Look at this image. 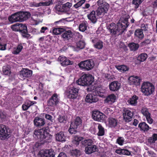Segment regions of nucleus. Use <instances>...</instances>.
<instances>
[{
  "instance_id": "1",
  "label": "nucleus",
  "mask_w": 157,
  "mask_h": 157,
  "mask_svg": "<svg viewBox=\"0 0 157 157\" xmlns=\"http://www.w3.org/2000/svg\"><path fill=\"white\" fill-rule=\"evenodd\" d=\"M121 21L122 22H119L117 25L113 23L107 27V28L111 33L114 35L117 34L120 35L126 30V28L129 25L128 19L125 18L124 20L121 19Z\"/></svg>"
},
{
  "instance_id": "2",
  "label": "nucleus",
  "mask_w": 157,
  "mask_h": 157,
  "mask_svg": "<svg viewBox=\"0 0 157 157\" xmlns=\"http://www.w3.org/2000/svg\"><path fill=\"white\" fill-rule=\"evenodd\" d=\"M33 136L36 140L44 142H49L51 141L52 136L48 133V130L45 128L35 130L34 132Z\"/></svg>"
},
{
  "instance_id": "3",
  "label": "nucleus",
  "mask_w": 157,
  "mask_h": 157,
  "mask_svg": "<svg viewBox=\"0 0 157 157\" xmlns=\"http://www.w3.org/2000/svg\"><path fill=\"white\" fill-rule=\"evenodd\" d=\"M104 92L105 91L102 88H97L95 92L91 94H89L86 96L85 101L87 102L91 103H95L99 100L98 96L102 97Z\"/></svg>"
},
{
  "instance_id": "4",
  "label": "nucleus",
  "mask_w": 157,
  "mask_h": 157,
  "mask_svg": "<svg viewBox=\"0 0 157 157\" xmlns=\"http://www.w3.org/2000/svg\"><path fill=\"white\" fill-rule=\"evenodd\" d=\"M94 79L91 75L89 74H84L77 81L76 83L80 86H89L92 84Z\"/></svg>"
},
{
  "instance_id": "5",
  "label": "nucleus",
  "mask_w": 157,
  "mask_h": 157,
  "mask_svg": "<svg viewBox=\"0 0 157 157\" xmlns=\"http://www.w3.org/2000/svg\"><path fill=\"white\" fill-rule=\"evenodd\" d=\"M155 86L151 83L144 82L142 85L141 90L145 95L149 96L152 94L155 91Z\"/></svg>"
},
{
  "instance_id": "6",
  "label": "nucleus",
  "mask_w": 157,
  "mask_h": 157,
  "mask_svg": "<svg viewBox=\"0 0 157 157\" xmlns=\"http://www.w3.org/2000/svg\"><path fill=\"white\" fill-rule=\"evenodd\" d=\"M79 89L72 84L70 86L67 92V94L68 98L71 99H75L77 97Z\"/></svg>"
},
{
  "instance_id": "7",
  "label": "nucleus",
  "mask_w": 157,
  "mask_h": 157,
  "mask_svg": "<svg viewBox=\"0 0 157 157\" xmlns=\"http://www.w3.org/2000/svg\"><path fill=\"white\" fill-rule=\"evenodd\" d=\"M10 130L9 128L3 124L0 125V139L2 140L7 139L9 137Z\"/></svg>"
},
{
  "instance_id": "8",
  "label": "nucleus",
  "mask_w": 157,
  "mask_h": 157,
  "mask_svg": "<svg viewBox=\"0 0 157 157\" xmlns=\"http://www.w3.org/2000/svg\"><path fill=\"white\" fill-rule=\"evenodd\" d=\"M78 66L82 69H84L89 71L94 67V64L93 60H87L81 62L78 64Z\"/></svg>"
},
{
  "instance_id": "9",
  "label": "nucleus",
  "mask_w": 157,
  "mask_h": 157,
  "mask_svg": "<svg viewBox=\"0 0 157 157\" xmlns=\"http://www.w3.org/2000/svg\"><path fill=\"white\" fill-rule=\"evenodd\" d=\"M59 95L56 93H54L49 99L48 104V106H55L59 102Z\"/></svg>"
},
{
  "instance_id": "10",
  "label": "nucleus",
  "mask_w": 157,
  "mask_h": 157,
  "mask_svg": "<svg viewBox=\"0 0 157 157\" xmlns=\"http://www.w3.org/2000/svg\"><path fill=\"white\" fill-rule=\"evenodd\" d=\"M92 117L94 120L101 121L104 120L105 116L99 111L95 110L94 111L93 113Z\"/></svg>"
},
{
  "instance_id": "11",
  "label": "nucleus",
  "mask_w": 157,
  "mask_h": 157,
  "mask_svg": "<svg viewBox=\"0 0 157 157\" xmlns=\"http://www.w3.org/2000/svg\"><path fill=\"white\" fill-rule=\"evenodd\" d=\"M124 120L126 122H129L132 120L133 115V112L129 109H124L123 112Z\"/></svg>"
},
{
  "instance_id": "12",
  "label": "nucleus",
  "mask_w": 157,
  "mask_h": 157,
  "mask_svg": "<svg viewBox=\"0 0 157 157\" xmlns=\"http://www.w3.org/2000/svg\"><path fill=\"white\" fill-rule=\"evenodd\" d=\"M33 71L29 69L23 68L20 72L19 76L23 80L26 78L30 77L32 75Z\"/></svg>"
},
{
  "instance_id": "13",
  "label": "nucleus",
  "mask_w": 157,
  "mask_h": 157,
  "mask_svg": "<svg viewBox=\"0 0 157 157\" xmlns=\"http://www.w3.org/2000/svg\"><path fill=\"white\" fill-rule=\"evenodd\" d=\"M52 4V0H48L45 2L36 3L34 2H30L29 3V6L30 7H37L42 6H48Z\"/></svg>"
},
{
  "instance_id": "14",
  "label": "nucleus",
  "mask_w": 157,
  "mask_h": 157,
  "mask_svg": "<svg viewBox=\"0 0 157 157\" xmlns=\"http://www.w3.org/2000/svg\"><path fill=\"white\" fill-rule=\"evenodd\" d=\"M109 6L99 7L96 10L97 15L100 17H102L106 13L109 9Z\"/></svg>"
},
{
  "instance_id": "15",
  "label": "nucleus",
  "mask_w": 157,
  "mask_h": 157,
  "mask_svg": "<svg viewBox=\"0 0 157 157\" xmlns=\"http://www.w3.org/2000/svg\"><path fill=\"white\" fill-rule=\"evenodd\" d=\"M58 60L60 62L61 65L63 66H66L72 64L70 61L64 56H59L58 59Z\"/></svg>"
},
{
  "instance_id": "16",
  "label": "nucleus",
  "mask_w": 157,
  "mask_h": 157,
  "mask_svg": "<svg viewBox=\"0 0 157 157\" xmlns=\"http://www.w3.org/2000/svg\"><path fill=\"white\" fill-rule=\"evenodd\" d=\"M120 83L117 81L111 82L109 85L110 90L113 91H117L119 90L120 88Z\"/></svg>"
},
{
  "instance_id": "17",
  "label": "nucleus",
  "mask_w": 157,
  "mask_h": 157,
  "mask_svg": "<svg viewBox=\"0 0 157 157\" xmlns=\"http://www.w3.org/2000/svg\"><path fill=\"white\" fill-rule=\"evenodd\" d=\"M19 12L16 13L12 15L9 17V20L11 23L19 21L21 22V20L20 18Z\"/></svg>"
},
{
  "instance_id": "18",
  "label": "nucleus",
  "mask_w": 157,
  "mask_h": 157,
  "mask_svg": "<svg viewBox=\"0 0 157 157\" xmlns=\"http://www.w3.org/2000/svg\"><path fill=\"white\" fill-rule=\"evenodd\" d=\"M129 83L131 85H135L136 86L139 85L140 84L141 79L138 77L136 76H131L128 78Z\"/></svg>"
},
{
  "instance_id": "19",
  "label": "nucleus",
  "mask_w": 157,
  "mask_h": 157,
  "mask_svg": "<svg viewBox=\"0 0 157 157\" xmlns=\"http://www.w3.org/2000/svg\"><path fill=\"white\" fill-rule=\"evenodd\" d=\"M17 26L18 27L20 31L22 33L26 34L27 33V27L26 25L25 24H16L12 26V29L14 30V28Z\"/></svg>"
},
{
  "instance_id": "20",
  "label": "nucleus",
  "mask_w": 157,
  "mask_h": 157,
  "mask_svg": "<svg viewBox=\"0 0 157 157\" xmlns=\"http://www.w3.org/2000/svg\"><path fill=\"white\" fill-rule=\"evenodd\" d=\"M116 99L117 97L114 94H111L106 97L104 100V102L111 104L115 102Z\"/></svg>"
},
{
  "instance_id": "21",
  "label": "nucleus",
  "mask_w": 157,
  "mask_h": 157,
  "mask_svg": "<svg viewBox=\"0 0 157 157\" xmlns=\"http://www.w3.org/2000/svg\"><path fill=\"white\" fill-rule=\"evenodd\" d=\"M85 45V43L84 41H79L77 43L76 47H73L72 48L74 51L78 52L79 50L84 48Z\"/></svg>"
},
{
  "instance_id": "22",
  "label": "nucleus",
  "mask_w": 157,
  "mask_h": 157,
  "mask_svg": "<svg viewBox=\"0 0 157 157\" xmlns=\"http://www.w3.org/2000/svg\"><path fill=\"white\" fill-rule=\"evenodd\" d=\"M98 150L97 147L95 145H92L90 146L86 147L85 151L86 154H90L97 151Z\"/></svg>"
},
{
  "instance_id": "23",
  "label": "nucleus",
  "mask_w": 157,
  "mask_h": 157,
  "mask_svg": "<svg viewBox=\"0 0 157 157\" xmlns=\"http://www.w3.org/2000/svg\"><path fill=\"white\" fill-rule=\"evenodd\" d=\"M34 125L36 126H43L45 124L44 119L38 117H36L34 120Z\"/></svg>"
},
{
  "instance_id": "24",
  "label": "nucleus",
  "mask_w": 157,
  "mask_h": 157,
  "mask_svg": "<svg viewBox=\"0 0 157 157\" xmlns=\"http://www.w3.org/2000/svg\"><path fill=\"white\" fill-rule=\"evenodd\" d=\"M62 34V37L65 40H68L71 38L73 36V33L70 30L63 31Z\"/></svg>"
},
{
  "instance_id": "25",
  "label": "nucleus",
  "mask_w": 157,
  "mask_h": 157,
  "mask_svg": "<svg viewBox=\"0 0 157 157\" xmlns=\"http://www.w3.org/2000/svg\"><path fill=\"white\" fill-rule=\"evenodd\" d=\"M92 42L94 43V46L95 48L98 49H101L103 47V42L101 41L95 39L92 40Z\"/></svg>"
},
{
  "instance_id": "26",
  "label": "nucleus",
  "mask_w": 157,
  "mask_h": 157,
  "mask_svg": "<svg viewBox=\"0 0 157 157\" xmlns=\"http://www.w3.org/2000/svg\"><path fill=\"white\" fill-rule=\"evenodd\" d=\"M138 99V96L136 95H134L128 99L127 101V103L128 104L131 105L136 106L137 104V100Z\"/></svg>"
},
{
  "instance_id": "27",
  "label": "nucleus",
  "mask_w": 157,
  "mask_h": 157,
  "mask_svg": "<svg viewBox=\"0 0 157 157\" xmlns=\"http://www.w3.org/2000/svg\"><path fill=\"white\" fill-rule=\"evenodd\" d=\"M82 120L79 117H76L74 121L71 123V127H74L75 128H77L79 127L82 124Z\"/></svg>"
},
{
  "instance_id": "28",
  "label": "nucleus",
  "mask_w": 157,
  "mask_h": 157,
  "mask_svg": "<svg viewBox=\"0 0 157 157\" xmlns=\"http://www.w3.org/2000/svg\"><path fill=\"white\" fill-rule=\"evenodd\" d=\"M20 19L21 20V22L23 21L27 20L30 16V14L29 13L26 12H19Z\"/></svg>"
},
{
  "instance_id": "29",
  "label": "nucleus",
  "mask_w": 157,
  "mask_h": 157,
  "mask_svg": "<svg viewBox=\"0 0 157 157\" xmlns=\"http://www.w3.org/2000/svg\"><path fill=\"white\" fill-rule=\"evenodd\" d=\"M88 19L94 23H95L97 21L96 16V13L94 10L92 11L87 15Z\"/></svg>"
},
{
  "instance_id": "30",
  "label": "nucleus",
  "mask_w": 157,
  "mask_h": 157,
  "mask_svg": "<svg viewBox=\"0 0 157 157\" xmlns=\"http://www.w3.org/2000/svg\"><path fill=\"white\" fill-rule=\"evenodd\" d=\"M56 138L59 141L63 142L65 140V136L62 132L57 133L56 135Z\"/></svg>"
},
{
  "instance_id": "31",
  "label": "nucleus",
  "mask_w": 157,
  "mask_h": 157,
  "mask_svg": "<svg viewBox=\"0 0 157 157\" xmlns=\"http://www.w3.org/2000/svg\"><path fill=\"white\" fill-rule=\"evenodd\" d=\"M108 122L109 126L111 128L115 127L117 126L118 123L117 120L112 117L109 118Z\"/></svg>"
},
{
  "instance_id": "32",
  "label": "nucleus",
  "mask_w": 157,
  "mask_h": 157,
  "mask_svg": "<svg viewBox=\"0 0 157 157\" xmlns=\"http://www.w3.org/2000/svg\"><path fill=\"white\" fill-rule=\"evenodd\" d=\"M130 50L133 51H136L139 47V45L138 44L134 42L129 43L128 45Z\"/></svg>"
},
{
  "instance_id": "33",
  "label": "nucleus",
  "mask_w": 157,
  "mask_h": 157,
  "mask_svg": "<svg viewBox=\"0 0 157 157\" xmlns=\"http://www.w3.org/2000/svg\"><path fill=\"white\" fill-rule=\"evenodd\" d=\"M36 103L35 101H29L26 102L22 106V108L24 110H26L31 106Z\"/></svg>"
},
{
  "instance_id": "34",
  "label": "nucleus",
  "mask_w": 157,
  "mask_h": 157,
  "mask_svg": "<svg viewBox=\"0 0 157 157\" xmlns=\"http://www.w3.org/2000/svg\"><path fill=\"white\" fill-rule=\"evenodd\" d=\"M115 152L117 154L120 155H129L130 152L128 150L125 149H117L116 150Z\"/></svg>"
},
{
  "instance_id": "35",
  "label": "nucleus",
  "mask_w": 157,
  "mask_h": 157,
  "mask_svg": "<svg viewBox=\"0 0 157 157\" xmlns=\"http://www.w3.org/2000/svg\"><path fill=\"white\" fill-rule=\"evenodd\" d=\"M139 127L141 130L144 131H147L150 129V127L149 126L144 122H143L139 124Z\"/></svg>"
},
{
  "instance_id": "36",
  "label": "nucleus",
  "mask_w": 157,
  "mask_h": 157,
  "mask_svg": "<svg viewBox=\"0 0 157 157\" xmlns=\"http://www.w3.org/2000/svg\"><path fill=\"white\" fill-rule=\"evenodd\" d=\"M98 124V132L97 133V135L98 136H102L105 134V130L104 128L102 126L99 124Z\"/></svg>"
},
{
  "instance_id": "37",
  "label": "nucleus",
  "mask_w": 157,
  "mask_h": 157,
  "mask_svg": "<svg viewBox=\"0 0 157 157\" xmlns=\"http://www.w3.org/2000/svg\"><path fill=\"white\" fill-rule=\"evenodd\" d=\"M135 35L140 39H142L144 36L142 31L141 29H136L135 32Z\"/></svg>"
},
{
  "instance_id": "38",
  "label": "nucleus",
  "mask_w": 157,
  "mask_h": 157,
  "mask_svg": "<svg viewBox=\"0 0 157 157\" xmlns=\"http://www.w3.org/2000/svg\"><path fill=\"white\" fill-rule=\"evenodd\" d=\"M115 67L118 70L121 72L126 71L128 70V68L127 67L124 65H116L115 66Z\"/></svg>"
},
{
  "instance_id": "39",
  "label": "nucleus",
  "mask_w": 157,
  "mask_h": 157,
  "mask_svg": "<svg viewBox=\"0 0 157 157\" xmlns=\"http://www.w3.org/2000/svg\"><path fill=\"white\" fill-rule=\"evenodd\" d=\"M22 48L23 46L22 44H19L16 48H13L12 53L14 54H17L21 52Z\"/></svg>"
},
{
  "instance_id": "40",
  "label": "nucleus",
  "mask_w": 157,
  "mask_h": 157,
  "mask_svg": "<svg viewBox=\"0 0 157 157\" xmlns=\"http://www.w3.org/2000/svg\"><path fill=\"white\" fill-rule=\"evenodd\" d=\"M64 29L61 28H54L52 30V32L53 34L55 35H58L60 34L62 32H63Z\"/></svg>"
},
{
  "instance_id": "41",
  "label": "nucleus",
  "mask_w": 157,
  "mask_h": 157,
  "mask_svg": "<svg viewBox=\"0 0 157 157\" xmlns=\"http://www.w3.org/2000/svg\"><path fill=\"white\" fill-rule=\"evenodd\" d=\"M83 139V138L82 137L76 136L74 137V140L73 141V143L76 145H78L79 144V142Z\"/></svg>"
},
{
  "instance_id": "42",
  "label": "nucleus",
  "mask_w": 157,
  "mask_h": 157,
  "mask_svg": "<svg viewBox=\"0 0 157 157\" xmlns=\"http://www.w3.org/2000/svg\"><path fill=\"white\" fill-rule=\"evenodd\" d=\"M83 145L87 146H90L92 145V144H93V141L92 140L88 139L82 142Z\"/></svg>"
},
{
  "instance_id": "43",
  "label": "nucleus",
  "mask_w": 157,
  "mask_h": 157,
  "mask_svg": "<svg viewBox=\"0 0 157 157\" xmlns=\"http://www.w3.org/2000/svg\"><path fill=\"white\" fill-rule=\"evenodd\" d=\"M157 140V134H154L152 137L149 138L148 139V142L151 144L154 143L155 141Z\"/></svg>"
},
{
  "instance_id": "44",
  "label": "nucleus",
  "mask_w": 157,
  "mask_h": 157,
  "mask_svg": "<svg viewBox=\"0 0 157 157\" xmlns=\"http://www.w3.org/2000/svg\"><path fill=\"white\" fill-rule=\"evenodd\" d=\"M141 112L143 115L145 117L151 114L148 109L146 107H143L142 108Z\"/></svg>"
},
{
  "instance_id": "45",
  "label": "nucleus",
  "mask_w": 157,
  "mask_h": 157,
  "mask_svg": "<svg viewBox=\"0 0 157 157\" xmlns=\"http://www.w3.org/2000/svg\"><path fill=\"white\" fill-rule=\"evenodd\" d=\"M147 57V55L145 53H143L140 54L138 57V60L141 62L144 61Z\"/></svg>"
},
{
  "instance_id": "46",
  "label": "nucleus",
  "mask_w": 157,
  "mask_h": 157,
  "mask_svg": "<svg viewBox=\"0 0 157 157\" xmlns=\"http://www.w3.org/2000/svg\"><path fill=\"white\" fill-rule=\"evenodd\" d=\"M86 24L87 22H85L80 24L79 28V30L82 32L85 31L87 28Z\"/></svg>"
},
{
  "instance_id": "47",
  "label": "nucleus",
  "mask_w": 157,
  "mask_h": 157,
  "mask_svg": "<svg viewBox=\"0 0 157 157\" xmlns=\"http://www.w3.org/2000/svg\"><path fill=\"white\" fill-rule=\"evenodd\" d=\"M97 5L99 7L105 6H109V4L103 0H99L97 2Z\"/></svg>"
},
{
  "instance_id": "48",
  "label": "nucleus",
  "mask_w": 157,
  "mask_h": 157,
  "mask_svg": "<svg viewBox=\"0 0 157 157\" xmlns=\"http://www.w3.org/2000/svg\"><path fill=\"white\" fill-rule=\"evenodd\" d=\"M70 154L72 155L78 156L80 155V152L79 150L75 149L71 150Z\"/></svg>"
},
{
  "instance_id": "49",
  "label": "nucleus",
  "mask_w": 157,
  "mask_h": 157,
  "mask_svg": "<svg viewBox=\"0 0 157 157\" xmlns=\"http://www.w3.org/2000/svg\"><path fill=\"white\" fill-rule=\"evenodd\" d=\"M65 22V21L64 19H62L58 21L55 22L54 24L60 26H62L64 24Z\"/></svg>"
},
{
  "instance_id": "50",
  "label": "nucleus",
  "mask_w": 157,
  "mask_h": 157,
  "mask_svg": "<svg viewBox=\"0 0 157 157\" xmlns=\"http://www.w3.org/2000/svg\"><path fill=\"white\" fill-rule=\"evenodd\" d=\"M124 142V139L123 137H119L117 140V142L121 146L122 145Z\"/></svg>"
},
{
  "instance_id": "51",
  "label": "nucleus",
  "mask_w": 157,
  "mask_h": 157,
  "mask_svg": "<svg viewBox=\"0 0 157 157\" xmlns=\"http://www.w3.org/2000/svg\"><path fill=\"white\" fill-rule=\"evenodd\" d=\"M3 71L4 74L6 75H9L10 74L11 71L8 68L4 67L3 68Z\"/></svg>"
},
{
  "instance_id": "52",
  "label": "nucleus",
  "mask_w": 157,
  "mask_h": 157,
  "mask_svg": "<svg viewBox=\"0 0 157 157\" xmlns=\"http://www.w3.org/2000/svg\"><path fill=\"white\" fill-rule=\"evenodd\" d=\"M85 2V0H81L78 2L77 3L74 5V7L75 8L77 9L79 7L81 6L82 4H84Z\"/></svg>"
},
{
  "instance_id": "53",
  "label": "nucleus",
  "mask_w": 157,
  "mask_h": 157,
  "mask_svg": "<svg viewBox=\"0 0 157 157\" xmlns=\"http://www.w3.org/2000/svg\"><path fill=\"white\" fill-rule=\"evenodd\" d=\"M66 120L67 118L64 116L59 115L58 118V120L60 123H64Z\"/></svg>"
},
{
  "instance_id": "54",
  "label": "nucleus",
  "mask_w": 157,
  "mask_h": 157,
  "mask_svg": "<svg viewBox=\"0 0 157 157\" xmlns=\"http://www.w3.org/2000/svg\"><path fill=\"white\" fill-rule=\"evenodd\" d=\"M144 0H133V3L135 5L136 8H137L139 5L144 1Z\"/></svg>"
},
{
  "instance_id": "55",
  "label": "nucleus",
  "mask_w": 157,
  "mask_h": 157,
  "mask_svg": "<svg viewBox=\"0 0 157 157\" xmlns=\"http://www.w3.org/2000/svg\"><path fill=\"white\" fill-rule=\"evenodd\" d=\"M47 151L45 150H41L40 152V157H48L47 155Z\"/></svg>"
},
{
  "instance_id": "56",
  "label": "nucleus",
  "mask_w": 157,
  "mask_h": 157,
  "mask_svg": "<svg viewBox=\"0 0 157 157\" xmlns=\"http://www.w3.org/2000/svg\"><path fill=\"white\" fill-rule=\"evenodd\" d=\"M46 151H47V155L48 157H54V155L53 154V152L51 149L45 150Z\"/></svg>"
},
{
  "instance_id": "57",
  "label": "nucleus",
  "mask_w": 157,
  "mask_h": 157,
  "mask_svg": "<svg viewBox=\"0 0 157 157\" xmlns=\"http://www.w3.org/2000/svg\"><path fill=\"white\" fill-rule=\"evenodd\" d=\"M149 27H148V25L147 24H143L141 25V29L142 31L144 30V31H147L148 30Z\"/></svg>"
},
{
  "instance_id": "58",
  "label": "nucleus",
  "mask_w": 157,
  "mask_h": 157,
  "mask_svg": "<svg viewBox=\"0 0 157 157\" xmlns=\"http://www.w3.org/2000/svg\"><path fill=\"white\" fill-rule=\"evenodd\" d=\"M77 128H75L74 127H71V124L69 129V132L71 134H75L76 133V129Z\"/></svg>"
},
{
  "instance_id": "59",
  "label": "nucleus",
  "mask_w": 157,
  "mask_h": 157,
  "mask_svg": "<svg viewBox=\"0 0 157 157\" xmlns=\"http://www.w3.org/2000/svg\"><path fill=\"white\" fill-rule=\"evenodd\" d=\"M56 11L63 12L62 5H58L55 7Z\"/></svg>"
},
{
  "instance_id": "60",
  "label": "nucleus",
  "mask_w": 157,
  "mask_h": 157,
  "mask_svg": "<svg viewBox=\"0 0 157 157\" xmlns=\"http://www.w3.org/2000/svg\"><path fill=\"white\" fill-rule=\"evenodd\" d=\"M147 122L149 124H152L153 122V120L151 117V114L146 117Z\"/></svg>"
},
{
  "instance_id": "61",
  "label": "nucleus",
  "mask_w": 157,
  "mask_h": 157,
  "mask_svg": "<svg viewBox=\"0 0 157 157\" xmlns=\"http://www.w3.org/2000/svg\"><path fill=\"white\" fill-rule=\"evenodd\" d=\"M103 110L104 113L107 114H109V113H111L112 111L109 108L107 107L104 108Z\"/></svg>"
},
{
  "instance_id": "62",
  "label": "nucleus",
  "mask_w": 157,
  "mask_h": 157,
  "mask_svg": "<svg viewBox=\"0 0 157 157\" xmlns=\"http://www.w3.org/2000/svg\"><path fill=\"white\" fill-rule=\"evenodd\" d=\"M6 117V114L3 112H0V118L2 121H4V119Z\"/></svg>"
},
{
  "instance_id": "63",
  "label": "nucleus",
  "mask_w": 157,
  "mask_h": 157,
  "mask_svg": "<svg viewBox=\"0 0 157 157\" xmlns=\"http://www.w3.org/2000/svg\"><path fill=\"white\" fill-rule=\"evenodd\" d=\"M45 118L46 119L52 121V117L51 115L49 114H46Z\"/></svg>"
},
{
  "instance_id": "64",
  "label": "nucleus",
  "mask_w": 157,
  "mask_h": 157,
  "mask_svg": "<svg viewBox=\"0 0 157 157\" xmlns=\"http://www.w3.org/2000/svg\"><path fill=\"white\" fill-rule=\"evenodd\" d=\"M64 4V6L69 9L71 7L72 5V4L71 3L69 2H67Z\"/></svg>"
}]
</instances>
